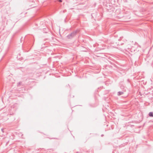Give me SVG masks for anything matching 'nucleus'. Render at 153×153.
<instances>
[{"mask_svg":"<svg viewBox=\"0 0 153 153\" xmlns=\"http://www.w3.org/2000/svg\"><path fill=\"white\" fill-rule=\"evenodd\" d=\"M77 31L76 30L71 33L67 36V37L69 39H71L74 37L76 34Z\"/></svg>","mask_w":153,"mask_h":153,"instance_id":"obj_1","label":"nucleus"},{"mask_svg":"<svg viewBox=\"0 0 153 153\" xmlns=\"http://www.w3.org/2000/svg\"><path fill=\"white\" fill-rule=\"evenodd\" d=\"M123 94V92L122 91H119L117 93V95L118 96H120Z\"/></svg>","mask_w":153,"mask_h":153,"instance_id":"obj_2","label":"nucleus"},{"mask_svg":"<svg viewBox=\"0 0 153 153\" xmlns=\"http://www.w3.org/2000/svg\"><path fill=\"white\" fill-rule=\"evenodd\" d=\"M149 115L150 117H153V112H150L149 114Z\"/></svg>","mask_w":153,"mask_h":153,"instance_id":"obj_3","label":"nucleus"},{"mask_svg":"<svg viewBox=\"0 0 153 153\" xmlns=\"http://www.w3.org/2000/svg\"><path fill=\"white\" fill-rule=\"evenodd\" d=\"M57 0L59 2H62V0Z\"/></svg>","mask_w":153,"mask_h":153,"instance_id":"obj_4","label":"nucleus"},{"mask_svg":"<svg viewBox=\"0 0 153 153\" xmlns=\"http://www.w3.org/2000/svg\"><path fill=\"white\" fill-rule=\"evenodd\" d=\"M21 83V82H19V84H18V85H20Z\"/></svg>","mask_w":153,"mask_h":153,"instance_id":"obj_5","label":"nucleus"},{"mask_svg":"<svg viewBox=\"0 0 153 153\" xmlns=\"http://www.w3.org/2000/svg\"><path fill=\"white\" fill-rule=\"evenodd\" d=\"M103 136V134H102V135H101V136L102 137Z\"/></svg>","mask_w":153,"mask_h":153,"instance_id":"obj_6","label":"nucleus"}]
</instances>
